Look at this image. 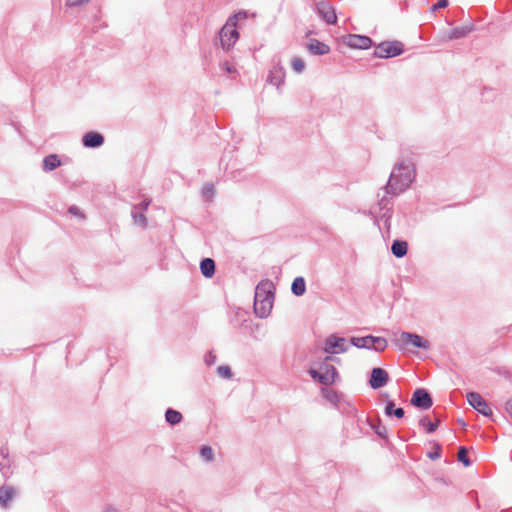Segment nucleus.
Masks as SVG:
<instances>
[{"instance_id":"9","label":"nucleus","mask_w":512,"mask_h":512,"mask_svg":"<svg viewBox=\"0 0 512 512\" xmlns=\"http://www.w3.org/2000/svg\"><path fill=\"white\" fill-rule=\"evenodd\" d=\"M410 403L420 410H428L433 405V399L425 388H417L412 394Z\"/></svg>"},{"instance_id":"26","label":"nucleus","mask_w":512,"mask_h":512,"mask_svg":"<svg viewBox=\"0 0 512 512\" xmlns=\"http://www.w3.org/2000/svg\"><path fill=\"white\" fill-rule=\"evenodd\" d=\"M139 206H133L131 216L135 225L145 228L147 226V218L144 212L138 211Z\"/></svg>"},{"instance_id":"37","label":"nucleus","mask_w":512,"mask_h":512,"mask_svg":"<svg viewBox=\"0 0 512 512\" xmlns=\"http://www.w3.org/2000/svg\"><path fill=\"white\" fill-rule=\"evenodd\" d=\"M449 5V0H439L437 3L433 4L430 8V12L435 13L439 9L446 8Z\"/></svg>"},{"instance_id":"34","label":"nucleus","mask_w":512,"mask_h":512,"mask_svg":"<svg viewBox=\"0 0 512 512\" xmlns=\"http://www.w3.org/2000/svg\"><path fill=\"white\" fill-rule=\"evenodd\" d=\"M307 49L314 55H320V42L316 39H311L309 43H307Z\"/></svg>"},{"instance_id":"18","label":"nucleus","mask_w":512,"mask_h":512,"mask_svg":"<svg viewBox=\"0 0 512 512\" xmlns=\"http://www.w3.org/2000/svg\"><path fill=\"white\" fill-rule=\"evenodd\" d=\"M85 147L96 148L104 143V137L98 132H88L82 138Z\"/></svg>"},{"instance_id":"17","label":"nucleus","mask_w":512,"mask_h":512,"mask_svg":"<svg viewBox=\"0 0 512 512\" xmlns=\"http://www.w3.org/2000/svg\"><path fill=\"white\" fill-rule=\"evenodd\" d=\"M0 473L6 479L12 475L11 460L8 450L5 448H0Z\"/></svg>"},{"instance_id":"30","label":"nucleus","mask_w":512,"mask_h":512,"mask_svg":"<svg viewBox=\"0 0 512 512\" xmlns=\"http://www.w3.org/2000/svg\"><path fill=\"white\" fill-rule=\"evenodd\" d=\"M249 16L248 12L245 10L238 11L237 13L230 16L226 22L229 23V25H234L237 27V23L240 20L247 19Z\"/></svg>"},{"instance_id":"23","label":"nucleus","mask_w":512,"mask_h":512,"mask_svg":"<svg viewBox=\"0 0 512 512\" xmlns=\"http://www.w3.org/2000/svg\"><path fill=\"white\" fill-rule=\"evenodd\" d=\"M200 270L203 276L210 278L215 273V262L211 258H205L200 263Z\"/></svg>"},{"instance_id":"39","label":"nucleus","mask_w":512,"mask_h":512,"mask_svg":"<svg viewBox=\"0 0 512 512\" xmlns=\"http://www.w3.org/2000/svg\"><path fill=\"white\" fill-rule=\"evenodd\" d=\"M88 2L89 0H66V5L68 7H76L87 4Z\"/></svg>"},{"instance_id":"7","label":"nucleus","mask_w":512,"mask_h":512,"mask_svg":"<svg viewBox=\"0 0 512 512\" xmlns=\"http://www.w3.org/2000/svg\"><path fill=\"white\" fill-rule=\"evenodd\" d=\"M220 44L223 50H230L239 39L237 27L229 25L228 22L220 29L218 33Z\"/></svg>"},{"instance_id":"43","label":"nucleus","mask_w":512,"mask_h":512,"mask_svg":"<svg viewBox=\"0 0 512 512\" xmlns=\"http://www.w3.org/2000/svg\"><path fill=\"white\" fill-rule=\"evenodd\" d=\"M309 374L315 381L320 382V372L318 370L311 368Z\"/></svg>"},{"instance_id":"24","label":"nucleus","mask_w":512,"mask_h":512,"mask_svg":"<svg viewBox=\"0 0 512 512\" xmlns=\"http://www.w3.org/2000/svg\"><path fill=\"white\" fill-rule=\"evenodd\" d=\"M61 165V161L56 154H50L43 159V170L48 172Z\"/></svg>"},{"instance_id":"16","label":"nucleus","mask_w":512,"mask_h":512,"mask_svg":"<svg viewBox=\"0 0 512 512\" xmlns=\"http://www.w3.org/2000/svg\"><path fill=\"white\" fill-rule=\"evenodd\" d=\"M284 78H285V70H284L283 66H281L280 63H278L271 69L269 76H268V82L271 85L276 86L277 89H280L281 85L284 84Z\"/></svg>"},{"instance_id":"33","label":"nucleus","mask_w":512,"mask_h":512,"mask_svg":"<svg viewBox=\"0 0 512 512\" xmlns=\"http://www.w3.org/2000/svg\"><path fill=\"white\" fill-rule=\"evenodd\" d=\"M200 455L207 462H211L214 459V452L210 446H202L200 448Z\"/></svg>"},{"instance_id":"44","label":"nucleus","mask_w":512,"mask_h":512,"mask_svg":"<svg viewBox=\"0 0 512 512\" xmlns=\"http://www.w3.org/2000/svg\"><path fill=\"white\" fill-rule=\"evenodd\" d=\"M213 192H214V187H213V185L208 184V185H206V186L204 187L203 193H204V195H205V196H207V197H208V196L212 195V194H213Z\"/></svg>"},{"instance_id":"21","label":"nucleus","mask_w":512,"mask_h":512,"mask_svg":"<svg viewBox=\"0 0 512 512\" xmlns=\"http://www.w3.org/2000/svg\"><path fill=\"white\" fill-rule=\"evenodd\" d=\"M408 252V243L405 240L395 239L391 244V253L396 258H403Z\"/></svg>"},{"instance_id":"5","label":"nucleus","mask_w":512,"mask_h":512,"mask_svg":"<svg viewBox=\"0 0 512 512\" xmlns=\"http://www.w3.org/2000/svg\"><path fill=\"white\" fill-rule=\"evenodd\" d=\"M404 52V45L398 40L383 41L375 46L373 56L381 59H389L400 56Z\"/></svg>"},{"instance_id":"1","label":"nucleus","mask_w":512,"mask_h":512,"mask_svg":"<svg viewBox=\"0 0 512 512\" xmlns=\"http://www.w3.org/2000/svg\"><path fill=\"white\" fill-rule=\"evenodd\" d=\"M416 178L415 165L411 159H401L394 165L386 185L382 188L386 195L398 196L405 192Z\"/></svg>"},{"instance_id":"45","label":"nucleus","mask_w":512,"mask_h":512,"mask_svg":"<svg viewBox=\"0 0 512 512\" xmlns=\"http://www.w3.org/2000/svg\"><path fill=\"white\" fill-rule=\"evenodd\" d=\"M505 411L508 413V415L512 418V399L508 400L505 403Z\"/></svg>"},{"instance_id":"25","label":"nucleus","mask_w":512,"mask_h":512,"mask_svg":"<svg viewBox=\"0 0 512 512\" xmlns=\"http://www.w3.org/2000/svg\"><path fill=\"white\" fill-rule=\"evenodd\" d=\"M369 425L371 429L374 431L382 439L388 438L387 428L382 424L381 420L378 418L376 421H369Z\"/></svg>"},{"instance_id":"3","label":"nucleus","mask_w":512,"mask_h":512,"mask_svg":"<svg viewBox=\"0 0 512 512\" xmlns=\"http://www.w3.org/2000/svg\"><path fill=\"white\" fill-rule=\"evenodd\" d=\"M322 399L329 402L341 414L356 413V408L346 399L344 393L329 386L322 387Z\"/></svg>"},{"instance_id":"22","label":"nucleus","mask_w":512,"mask_h":512,"mask_svg":"<svg viewBox=\"0 0 512 512\" xmlns=\"http://www.w3.org/2000/svg\"><path fill=\"white\" fill-rule=\"evenodd\" d=\"M384 413L387 417L403 418L405 411L402 407H396L393 400H388L385 405Z\"/></svg>"},{"instance_id":"46","label":"nucleus","mask_w":512,"mask_h":512,"mask_svg":"<svg viewBox=\"0 0 512 512\" xmlns=\"http://www.w3.org/2000/svg\"><path fill=\"white\" fill-rule=\"evenodd\" d=\"M69 213L73 214V215H76V216H81L82 217V214L80 213L79 209L77 207H70L69 208Z\"/></svg>"},{"instance_id":"31","label":"nucleus","mask_w":512,"mask_h":512,"mask_svg":"<svg viewBox=\"0 0 512 512\" xmlns=\"http://www.w3.org/2000/svg\"><path fill=\"white\" fill-rule=\"evenodd\" d=\"M291 68L294 72L300 74L305 69V62L302 58L295 56L291 59Z\"/></svg>"},{"instance_id":"6","label":"nucleus","mask_w":512,"mask_h":512,"mask_svg":"<svg viewBox=\"0 0 512 512\" xmlns=\"http://www.w3.org/2000/svg\"><path fill=\"white\" fill-rule=\"evenodd\" d=\"M350 345L345 337L330 334L323 342L322 352L331 355L343 354L349 350Z\"/></svg>"},{"instance_id":"14","label":"nucleus","mask_w":512,"mask_h":512,"mask_svg":"<svg viewBox=\"0 0 512 512\" xmlns=\"http://www.w3.org/2000/svg\"><path fill=\"white\" fill-rule=\"evenodd\" d=\"M391 198V196L384 193V195L378 201L379 209L383 211L380 219L384 222V225L387 228H390V221L393 215Z\"/></svg>"},{"instance_id":"41","label":"nucleus","mask_w":512,"mask_h":512,"mask_svg":"<svg viewBox=\"0 0 512 512\" xmlns=\"http://www.w3.org/2000/svg\"><path fill=\"white\" fill-rule=\"evenodd\" d=\"M150 203H151L150 199H145L144 201H142L140 204L137 205V206H139L138 211L145 212L148 209Z\"/></svg>"},{"instance_id":"4","label":"nucleus","mask_w":512,"mask_h":512,"mask_svg":"<svg viewBox=\"0 0 512 512\" xmlns=\"http://www.w3.org/2000/svg\"><path fill=\"white\" fill-rule=\"evenodd\" d=\"M350 344L359 349L373 350L376 352H383L387 346L388 341L384 337L366 335L362 337H351Z\"/></svg>"},{"instance_id":"49","label":"nucleus","mask_w":512,"mask_h":512,"mask_svg":"<svg viewBox=\"0 0 512 512\" xmlns=\"http://www.w3.org/2000/svg\"><path fill=\"white\" fill-rule=\"evenodd\" d=\"M333 474H334V475H333V476H334V478H338V477H339L338 472H337L336 470L334 471V473H333Z\"/></svg>"},{"instance_id":"11","label":"nucleus","mask_w":512,"mask_h":512,"mask_svg":"<svg viewBox=\"0 0 512 512\" xmlns=\"http://www.w3.org/2000/svg\"><path fill=\"white\" fill-rule=\"evenodd\" d=\"M399 340L404 346L411 345L415 348H420L423 350H428L430 348V342L416 333L404 331L400 334Z\"/></svg>"},{"instance_id":"15","label":"nucleus","mask_w":512,"mask_h":512,"mask_svg":"<svg viewBox=\"0 0 512 512\" xmlns=\"http://www.w3.org/2000/svg\"><path fill=\"white\" fill-rule=\"evenodd\" d=\"M17 494V489L11 485L0 486V507L2 509H8Z\"/></svg>"},{"instance_id":"10","label":"nucleus","mask_w":512,"mask_h":512,"mask_svg":"<svg viewBox=\"0 0 512 512\" xmlns=\"http://www.w3.org/2000/svg\"><path fill=\"white\" fill-rule=\"evenodd\" d=\"M341 383L338 369L331 363L322 360V387Z\"/></svg>"},{"instance_id":"35","label":"nucleus","mask_w":512,"mask_h":512,"mask_svg":"<svg viewBox=\"0 0 512 512\" xmlns=\"http://www.w3.org/2000/svg\"><path fill=\"white\" fill-rule=\"evenodd\" d=\"M217 373L220 377L230 379L232 377V371L229 366L222 365L217 368Z\"/></svg>"},{"instance_id":"47","label":"nucleus","mask_w":512,"mask_h":512,"mask_svg":"<svg viewBox=\"0 0 512 512\" xmlns=\"http://www.w3.org/2000/svg\"><path fill=\"white\" fill-rule=\"evenodd\" d=\"M104 512H119L118 509L112 505H107L104 508Z\"/></svg>"},{"instance_id":"36","label":"nucleus","mask_w":512,"mask_h":512,"mask_svg":"<svg viewBox=\"0 0 512 512\" xmlns=\"http://www.w3.org/2000/svg\"><path fill=\"white\" fill-rule=\"evenodd\" d=\"M441 456V445L434 443V450L427 453V457L431 460L439 459Z\"/></svg>"},{"instance_id":"8","label":"nucleus","mask_w":512,"mask_h":512,"mask_svg":"<svg viewBox=\"0 0 512 512\" xmlns=\"http://www.w3.org/2000/svg\"><path fill=\"white\" fill-rule=\"evenodd\" d=\"M466 399L478 413L485 417H492L493 412L487 401L478 392H468Z\"/></svg>"},{"instance_id":"20","label":"nucleus","mask_w":512,"mask_h":512,"mask_svg":"<svg viewBox=\"0 0 512 512\" xmlns=\"http://www.w3.org/2000/svg\"><path fill=\"white\" fill-rule=\"evenodd\" d=\"M322 20L329 25L337 23V15L334 8L324 0H322Z\"/></svg>"},{"instance_id":"32","label":"nucleus","mask_w":512,"mask_h":512,"mask_svg":"<svg viewBox=\"0 0 512 512\" xmlns=\"http://www.w3.org/2000/svg\"><path fill=\"white\" fill-rule=\"evenodd\" d=\"M457 459L461 462L465 467H469L472 462L467 456V449L464 446H460L458 450Z\"/></svg>"},{"instance_id":"40","label":"nucleus","mask_w":512,"mask_h":512,"mask_svg":"<svg viewBox=\"0 0 512 512\" xmlns=\"http://www.w3.org/2000/svg\"><path fill=\"white\" fill-rule=\"evenodd\" d=\"M220 67L226 73H234V72H236V68L234 66H232L229 62L221 63Z\"/></svg>"},{"instance_id":"27","label":"nucleus","mask_w":512,"mask_h":512,"mask_svg":"<svg viewBox=\"0 0 512 512\" xmlns=\"http://www.w3.org/2000/svg\"><path fill=\"white\" fill-rule=\"evenodd\" d=\"M439 423V420H437L436 422H432L427 416H423L419 420V425L424 428L427 434L434 433L437 430Z\"/></svg>"},{"instance_id":"12","label":"nucleus","mask_w":512,"mask_h":512,"mask_svg":"<svg viewBox=\"0 0 512 512\" xmlns=\"http://www.w3.org/2000/svg\"><path fill=\"white\" fill-rule=\"evenodd\" d=\"M344 43L354 49H369L373 45V41L366 35L348 34L344 36Z\"/></svg>"},{"instance_id":"13","label":"nucleus","mask_w":512,"mask_h":512,"mask_svg":"<svg viewBox=\"0 0 512 512\" xmlns=\"http://www.w3.org/2000/svg\"><path fill=\"white\" fill-rule=\"evenodd\" d=\"M369 385L372 389L377 390L389 382L388 372L381 367H374L370 372Z\"/></svg>"},{"instance_id":"19","label":"nucleus","mask_w":512,"mask_h":512,"mask_svg":"<svg viewBox=\"0 0 512 512\" xmlns=\"http://www.w3.org/2000/svg\"><path fill=\"white\" fill-rule=\"evenodd\" d=\"M474 24L471 22L467 25L455 27L449 31L447 38L449 40L461 39L466 37L470 32L474 30Z\"/></svg>"},{"instance_id":"2","label":"nucleus","mask_w":512,"mask_h":512,"mask_svg":"<svg viewBox=\"0 0 512 512\" xmlns=\"http://www.w3.org/2000/svg\"><path fill=\"white\" fill-rule=\"evenodd\" d=\"M274 285L270 280L261 281L255 289L254 312L259 318L270 315L274 301Z\"/></svg>"},{"instance_id":"48","label":"nucleus","mask_w":512,"mask_h":512,"mask_svg":"<svg viewBox=\"0 0 512 512\" xmlns=\"http://www.w3.org/2000/svg\"><path fill=\"white\" fill-rule=\"evenodd\" d=\"M330 47L322 42V55L329 53Z\"/></svg>"},{"instance_id":"29","label":"nucleus","mask_w":512,"mask_h":512,"mask_svg":"<svg viewBox=\"0 0 512 512\" xmlns=\"http://www.w3.org/2000/svg\"><path fill=\"white\" fill-rule=\"evenodd\" d=\"M182 419V414L177 410L169 408L165 412V420L171 425L179 424L182 421Z\"/></svg>"},{"instance_id":"28","label":"nucleus","mask_w":512,"mask_h":512,"mask_svg":"<svg viewBox=\"0 0 512 512\" xmlns=\"http://www.w3.org/2000/svg\"><path fill=\"white\" fill-rule=\"evenodd\" d=\"M306 284L303 277H296L291 285V291L296 296H302L305 293Z\"/></svg>"},{"instance_id":"42","label":"nucleus","mask_w":512,"mask_h":512,"mask_svg":"<svg viewBox=\"0 0 512 512\" xmlns=\"http://www.w3.org/2000/svg\"><path fill=\"white\" fill-rule=\"evenodd\" d=\"M216 361V356L215 354H213L212 352H209L206 356H205V362L207 365H212L214 364Z\"/></svg>"},{"instance_id":"38","label":"nucleus","mask_w":512,"mask_h":512,"mask_svg":"<svg viewBox=\"0 0 512 512\" xmlns=\"http://www.w3.org/2000/svg\"><path fill=\"white\" fill-rule=\"evenodd\" d=\"M322 360L328 363H336L338 365L341 364V359L337 357L336 355L327 354L326 356L322 357Z\"/></svg>"}]
</instances>
